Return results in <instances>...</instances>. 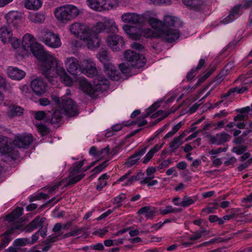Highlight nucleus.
Masks as SVG:
<instances>
[{"instance_id":"obj_1","label":"nucleus","mask_w":252,"mask_h":252,"mask_svg":"<svg viewBox=\"0 0 252 252\" xmlns=\"http://www.w3.org/2000/svg\"><path fill=\"white\" fill-rule=\"evenodd\" d=\"M40 69L47 78L59 76L61 81L66 86H70L73 83L71 78L66 74L64 69L58 66L57 60L53 55L49 57L46 62H44L40 64Z\"/></svg>"},{"instance_id":"obj_2","label":"nucleus","mask_w":252,"mask_h":252,"mask_svg":"<svg viewBox=\"0 0 252 252\" xmlns=\"http://www.w3.org/2000/svg\"><path fill=\"white\" fill-rule=\"evenodd\" d=\"M69 30L74 35L80 36L89 48L93 49L99 46V40L95 34H91L90 29L86 25L75 23L70 26Z\"/></svg>"},{"instance_id":"obj_3","label":"nucleus","mask_w":252,"mask_h":252,"mask_svg":"<svg viewBox=\"0 0 252 252\" xmlns=\"http://www.w3.org/2000/svg\"><path fill=\"white\" fill-rule=\"evenodd\" d=\"M22 44L25 50L30 49L33 54L40 61V63L42 64L43 62H46L53 55L44 51L42 49V46L38 43L35 41V39L32 34L30 33L25 34L23 37Z\"/></svg>"},{"instance_id":"obj_4","label":"nucleus","mask_w":252,"mask_h":252,"mask_svg":"<svg viewBox=\"0 0 252 252\" xmlns=\"http://www.w3.org/2000/svg\"><path fill=\"white\" fill-rule=\"evenodd\" d=\"M94 86L85 80L80 82V87L89 95L94 97L98 95V92L105 90L108 87V81L103 76H96L94 81Z\"/></svg>"},{"instance_id":"obj_5","label":"nucleus","mask_w":252,"mask_h":252,"mask_svg":"<svg viewBox=\"0 0 252 252\" xmlns=\"http://www.w3.org/2000/svg\"><path fill=\"white\" fill-rule=\"evenodd\" d=\"M80 10L75 5L66 4L56 8L54 14L57 19L63 23H66L77 17Z\"/></svg>"},{"instance_id":"obj_6","label":"nucleus","mask_w":252,"mask_h":252,"mask_svg":"<svg viewBox=\"0 0 252 252\" xmlns=\"http://www.w3.org/2000/svg\"><path fill=\"white\" fill-rule=\"evenodd\" d=\"M13 141L6 136L0 135V153L7 155L12 159H16L19 157V152L13 146Z\"/></svg>"},{"instance_id":"obj_7","label":"nucleus","mask_w":252,"mask_h":252,"mask_svg":"<svg viewBox=\"0 0 252 252\" xmlns=\"http://www.w3.org/2000/svg\"><path fill=\"white\" fill-rule=\"evenodd\" d=\"M58 107L63 111V113L68 116L73 117L78 114V108L76 103L67 96H63L61 100L58 99Z\"/></svg>"},{"instance_id":"obj_8","label":"nucleus","mask_w":252,"mask_h":252,"mask_svg":"<svg viewBox=\"0 0 252 252\" xmlns=\"http://www.w3.org/2000/svg\"><path fill=\"white\" fill-rule=\"evenodd\" d=\"M125 58L131 66L137 68L143 67L146 63V59L142 55L130 50L125 52Z\"/></svg>"},{"instance_id":"obj_9","label":"nucleus","mask_w":252,"mask_h":252,"mask_svg":"<svg viewBox=\"0 0 252 252\" xmlns=\"http://www.w3.org/2000/svg\"><path fill=\"white\" fill-rule=\"evenodd\" d=\"M40 40L47 46L53 48H59L62 45L59 35L49 30L45 31Z\"/></svg>"},{"instance_id":"obj_10","label":"nucleus","mask_w":252,"mask_h":252,"mask_svg":"<svg viewBox=\"0 0 252 252\" xmlns=\"http://www.w3.org/2000/svg\"><path fill=\"white\" fill-rule=\"evenodd\" d=\"M107 45L115 52L120 51L124 48L125 41L122 36L118 34H109L106 38Z\"/></svg>"},{"instance_id":"obj_11","label":"nucleus","mask_w":252,"mask_h":252,"mask_svg":"<svg viewBox=\"0 0 252 252\" xmlns=\"http://www.w3.org/2000/svg\"><path fill=\"white\" fill-rule=\"evenodd\" d=\"M180 36V32L177 29L162 27L159 31V36L162 40L169 43L176 40Z\"/></svg>"},{"instance_id":"obj_12","label":"nucleus","mask_w":252,"mask_h":252,"mask_svg":"<svg viewBox=\"0 0 252 252\" xmlns=\"http://www.w3.org/2000/svg\"><path fill=\"white\" fill-rule=\"evenodd\" d=\"M81 72L89 77H93L97 74V69L94 61L91 59L81 61L79 65Z\"/></svg>"},{"instance_id":"obj_13","label":"nucleus","mask_w":252,"mask_h":252,"mask_svg":"<svg viewBox=\"0 0 252 252\" xmlns=\"http://www.w3.org/2000/svg\"><path fill=\"white\" fill-rule=\"evenodd\" d=\"M33 141L31 134H17L14 136L13 144L19 148H28Z\"/></svg>"},{"instance_id":"obj_14","label":"nucleus","mask_w":252,"mask_h":252,"mask_svg":"<svg viewBox=\"0 0 252 252\" xmlns=\"http://www.w3.org/2000/svg\"><path fill=\"white\" fill-rule=\"evenodd\" d=\"M30 85L32 91L37 95L40 96L46 92L47 84L41 78L37 77L33 79Z\"/></svg>"},{"instance_id":"obj_15","label":"nucleus","mask_w":252,"mask_h":252,"mask_svg":"<svg viewBox=\"0 0 252 252\" xmlns=\"http://www.w3.org/2000/svg\"><path fill=\"white\" fill-rule=\"evenodd\" d=\"M45 220V218L37 216L25 227H23L22 225L19 224L21 226V228L19 229V232H31L38 227L42 228L43 223Z\"/></svg>"},{"instance_id":"obj_16","label":"nucleus","mask_w":252,"mask_h":252,"mask_svg":"<svg viewBox=\"0 0 252 252\" xmlns=\"http://www.w3.org/2000/svg\"><path fill=\"white\" fill-rule=\"evenodd\" d=\"M122 20L126 23L141 24L144 22L143 16L134 13H126L121 16Z\"/></svg>"},{"instance_id":"obj_17","label":"nucleus","mask_w":252,"mask_h":252,"mask_svg":"<svg viewBox=\"0 0 252 252\" xmlns=\"http://www.w3.org/2000/svg\"><path fill=\"white\" fill-rule=\"evenodd\" d=\"M123 29L129 38L134 40H139L142 36V29L136 27L125 25Z\"/></svg>"},{"instance_id":"obj_18","label":"nucleus","mask_w":252,"mask_h":252,"mask_svg":"<svg viewBox=\"0 0 252 252\" xmlns=\"http://www.w3.org/2000/svg\"><path fill=\"white\" fill-rule=\"evenodd\" d=\"M20 228L21 226L19 225L14 224L11 228L8 229L6 232L2 235L3 238L0 243V251L6 247L10 242L11 239L9 235L14 233L16 231H19V229Z\"/></svg>"},{"instance_id":"obj_19","label":"nucleus","mask_w":252,"mask_h":252,"mask_svg":"<svg viewBox=\"0 0 252 252\" xmlns=\"http://www.w3.org/2000/svg\"><path fill=\"white\" fill-rule=\"evenodd\" d=\"M22 17L21 13L18 11H10L5 16L7 24L9 26H16Z\"/></svg>"},{"instance_id":"obj_20","label":"nucleus","mask_w":252,"mask_h":252,"mask_svg":"<svg viewBox=\"0 0 252 252\" xmlns=\"http://www.w3.org/2000/svg\"><path fill=\"white\" fill-rule=\"evenodd\" d=\"M65 66L67 71L72 75H76L77 70L79 67L77 59L74 57L67 58L64 61Z\"/></svg>"},{"instance_id":"obj_21","label":"nucleus","mask_w":252,"mask_h":252,"mask_svg":"<svg viewBox=\"0 0 252 252\" xmlns=\"http://www.w3.org/2000/svg\"><path fill=\"white\" fill-rule=\"evenodd\" d=\"M148 147V146H145L134 153L127 159V161L126 162V165L128 167H130L136 165L140 158L146 153Z\"/></svg>"},{"instance_id":"obj_22","label":"nucleus","mask_w":252,"mask_h":252,"mask_svg":"<svg viewBox=\"0 0 252 252\" xmlns=\"http://www.w3.org/2000/svg\"><path fill=\"white\" fill-rule=\"evenodd\" d=\"M230 138V136L226 133L221 132L210 136L209 139L212 144L219 145L228 141Z\"/></svg>"},{"instance_id":"obj_23","label":"nucleus","mask_w":252,"mask_h":252,"mask_svg":"<svg viewBox=\"0 0 252 252\" xmlns=\"http://www.w3.org/2000/svg\"><path fill=\"white\" fill-rule=\"evenodd\" d=\"M104 71L106 75L112 80L117 81L120 79L119 71L112 63H108L104 66Z\"/></svg>"},{"instance_id":"obj_24","label":"nucleus","mask_w":252,"mask_h":252,"mask_svg":"<svg viewBox=\"0 0 252 252\" xmlns=\"http://www.w3.org/2000/svg\"><path fill=\"white\" fill-rule=\"evenodd\" d=\"M8 76L12 79L20 80L25 76V72L16 67L9 66L7 68Z\"/></svg>"},{"instance_id":"obj_25","label":"nucleus","mask_w":252,"mask_h":252,"mask_svg":"<svg viewBox=\"0 0 252 252\" xmlns=\"http://www.w3.org/2000/svg\"><path fill=\"white\" fill-rule=\"evenodd\" d=\"M61 109L58 107L56 108L53 112H49L47 113V122H50L52 124H57L61 122L63 113Z\"/></svg>"},{"instance_id":"obj_26","label":"nucleus","mask_w":252,"mask_h":252,"mask_svg":"<svg viewBox=\"0 0 252 252\" xmlns=\"http://www.w3.org/2000/svg\"><path fill=\"white\" fill-rule=\"evenodd\" d=\"M4 104L8 106L7 114L10 117L19 116L23 113L24 109L20 106L13 104L8 105L5 102Z\"/></svg>"},{"instance_id":"obj_27","label":"nucleus","mask_w":252,"mask_h":252,"mask_svg":"<svg viewBox=\"0 0 252 252\" xmlns=\"http://www.w3.org/2000/svg\"><path fill=\"white\" fill-rule=\"evenodd\" d=\"M102 20L105 26V29L112 33H117L119 31L118 26L113 19L103 17Z\"/></svg>"},{"instance_id":"obj_28","label":"nucleus","mask_w":252,"mask_h":252,"mask_svg":"<svg viewBox=\"0 0 252 252\" xmlns=\"http://www.w3.org/2000/svg\"><path fill=\"white\" fill-rule=\"evenodd\" d=\"M163 22L166 26L177 27L182 25L181 20L178 18L170 15L164 16Z\"/></svg>"},{"instance_id":"obj_29","label":"nucleus","mask_w":252,"mask_h":252,"mask_svg":"<svg viewBox=\"0 0 252 252\" xmlns=\"http://www.w3.org/2000/svg\"><path fill=\"white\" fill-rule=\"evenodd\" d=\"M12 36V31L6 27L0 28V39L4 44L10 42Z\"/></svg>"},{"instance_id":"obj_30","label":"nucleus","mask_w":252,"mask_h":252,"mask_svg":"<svg viewBox=\"0 0 252 252\" xmlns=\"http://www.w3.org/2000/svg\"><path fill=\"white\" fill-rule=\"evenodd\" d=\"M156 212V208L152 206H147L141 208L138 211L139 215H145L147 219H153Z\"/></svg>"},{"instance_id":"obj_31","label":"nucleus","mask_w":252,"mask_h":252,"mask_svg":"<svg viewBox=\"0 0 252 252\" xmlns=\"http://www.w3.org/2000/svg\"><path fill=\"white\" fill-rule=\"evenodd\" d=\"M103 0H87V4L94 10L102 11L104 10Z\"/></svg>"},{"instance_id":"obj_32","label":"nucleus","mask_w":252,"mask_h":252,"mask_svg":"<svg viewBox=\"0 0 252 252\" xmlns=\"http://www.w3.org/2000/svg\"><path fill=\"white\" fill-rule=\"evenodd\" d=\"M162 146V144L156 145L146 154L143 158V163L144 164L148 163L152 158L154 155L161 149Z\"/></svg>"},{"instance_id":"obj_33","label":"nucleus","mask_w":252,"mask_h":252,"mask_svg":"<svg viewBox=\"0 0 252 252\" xmlns=\"http://www.w3.org/2000/svg\"><path fill=\"white\" fill-rule=\"evenodd\" d=\"M104 30H105V26L102 20L94 25L92 29H90L91 34H95L96 37L99 40V43L100 39L98 37V33L103 32Z\"/></svg>"},{"instance_id":"obj_34","label":"nucleus","mask_w":252,"mask_h":252,"mask_svg":"<svg viewBox=\"0 0 252 252\" xmlns=\"http://www.w3.org/2000/svg\"><path fill=\"white\" fill-rule=\"evenodd\" d=\"M24 5L27 9L38 10L41 7L42 1L41 0H26Z\"/></svg>"},{"instance_id":"obj_35","label":"nucleus","mask_w":252,"mask_h":252,"mask_svg":"<svg viewBox=\"0 0 252 252\" xmlns=\"http://www.w3.org/2000/svg\"><path fill=\"white\" fill-rule=\"evenodd\" d=\"M23 208L17 207L6 217V220L9 222H12L18 219L23 214Z\"/></svg>"},{"instance_id":"obj_36","label":"nucleus","mask_w":252,"mask_h":252,"mask_svg":"<svg viewBox=\"0 0 252 252\" xmlns=\"http://www.w3.org/2000/svg\"><path fill=\"white\" fill-rule=\"evenodd\" d=\"M28 19L30 21L35 23H41L45 20V17L44 14L41 12L31 13L28 16Z\"/></svg>"},{"instance_id":"obj_37","label":"nucleus","mask_w":252,"mask_h":252,"mask_svg":"<svg viewBox=\"0 0 252 252\" xmlns=\"http://www.w3.org/2000/svg\"><path fill=\"white\" fill-rule=\"evenodd\" d=\"M240 7V5H237L234 7L230 11V14L225 19V22H223V23H227L231 22L233 21L234 19L237 18L239 16Z\"/></svg>"},{"instance_id":"obj_38","label":"nucleus","mask_w":252,"mask_h":252,"mask_svg":"<svg viewBox=\"0 0 252 252\" xmlns=\"http://www.w3.org/2000/svg\"><path fill=\"white\" fill-rule=\"evenodd\" d=\"M148 23L151 27L157 31L161 30L162 29H161V27L163 25L162 21L159 20L155 18H150L148 20Z\"/></svg>"},{"instance_id":"obj_39","label":"nucleus","mask_w":252,"mask_h":252,"mask_svg":"<svg viewBox=\"0 0 252 252\" xmlns=\"http://www.w3.org/2000/svg\"><path fill=\"white\" fill-rule=\"evenodd\" d=\"M146 38L150 37H158L159 31H154L150 28L145 29L142 30V36Z\"/></svg>"},{"instance_id":"obj_40","label":"nucleus","mask_w":252,"mask_h":252,"mask_svg":"<svg viewBox=\"0 0 252 252\" xmlns=\"http://www.w3.org/2000/svg\"><path fill=\"white\" fill-rule=\"evenodd\" d=\"M84 160L80 161L74 163L70 172V176H73L78 173L84 165Z\"/></svg>"},{"instance_id":"obj_41","label":"nucleus","mask_w":252,"mask_h":252,"mask_svg":"<svg viewBox=\"0 0 252 252\" xmlns=\"http://www.w3.org/2000/svg\"><path fill=\"white\" fill-rule=\"evenodd\" d=\"M98 56L99 61L104 63V66L105 64H108V63H109V57L107 51L105 50L101 51Z\"/></svg>"},{"instance_id":"obj_42","label":"nucleus","mask_w":252,"mask_h":252,"mask_svg":"<svg viewBox=\"0 0 252 252\" xmlns=\"http://www.w3.org/2000/svg\"><path fill=\"white\" fill-rule=\"evenodd\" d=\"M103 1L104 10L112 9L118 5L117 0H103Z\"/></svg>"},{"instance_id":"obj_43","label":"nucleus","mask_w":252,"mask_h":252,"mask_svg":"<svg viewBox=\"0 0 252 252\" xmlns=\"http://www.w3.org/2000/svg\"><path fill=\"white\" fill-rule=\"evenodd\" d=\"M181 211V209L174 208L172 206H167L164 209H160V213L162 215H165L169 213H176Z\"/></svg>"},{"instance_id":"obj_44","label":"nucleus","mask_w":252,"mask_h":252,"mask_svg":"<svg viewBox=\"0 0 252 252\" xmlns=\"http://www.w3.org/2000/svg\"><path fill=\"white\" fill-rule=\"evenodd\" d=\"M206 232V230L204 227H201L200 230L194 232L193 234L190 235V240H197L200 239L203 235Z\"/></svg>"},{"instance_id":"obj_45","label":"nucleus","mask_w":252,"mask_h":252,"mask_svg":"<svg viewBox=\"0 0 252 252\" xmlns=\"http://www.w3.org/2000/svg\"><path fill=\"white\" fill-rule=\"evenodd\" d=\"M183 144V141L181 140L177 137H175L173 140L170 143V148L172 152H174L180 145Z\"/></svg>"},{"instance_id":"obj_46","label":"nucleus","mask_w":252,"mask_h":252,"mask_svg":"<svg viewBox=\"0 0 252 252\" xmlns=\"http://www.w3.org/2000/svg\"><path fill=\"white\" fill-rule=\"evenodd\" d=\"M183 124L182 122H180L175 125L172 130L169 131L165 136L164 138L167 139L173 136L181 127Z\"/></svg>"},{"instance_id":"obj_47","label":"nucleus","mask_w":252,"mask_h":252,"mask_svg":"<svg viewBox=\"0 0 252 252\" xmlns=\"http://www.w3.org/2000/svg\"><path fill=\"white\" fill-rule=\"evenodd\" d=\"M171 0H149V3L156 6L169 5L171 4Z\"/></svg>"},{"instance_id":"obj_48","label":"nucleus","mask_w":252,"mask_h":252,"mask_svg":"<svg viewBox=\"0 0 252 252\" xmlns=\"http://www.w3.org/2000/svg\"><path fill=\"white\" fill-rule=\"evenodd\" d=\"M195 202V200L190 197L185 196L183 197V200L180 203V206L184 207H187L192 204Z\"/></svg>"},{"instance_id":"obj_49","label":"nucleus","mask_w":252,"mask_h":252,"mask_svg":"<svg viewBox=\"0 0 252 252\" xmlns=\"http://www.w3.org/2000/svg\"><path fill=\"white\" fill-rule=\"evenodd\" d=\"M126 199V196L125 194L122 193L119 195L115 197L113 201V203L114 204H118V205L115 207L113 210L115 209V208H119L122 206L121 202Z\"/></svg>"},{"instance_id":"obj_50","label":"nucleus","mask_w":252,"mask_h":252,"mask_svg":"<svg viewBox=\"0 0 252 252\" xmlns=\"http://www.w3.org/2000/svg\"><path fill=\"white\" fill-rule=\"evenodd\" d=\"M169 115L168 112H164L162 110H158L151 116L152 118H155L160 117L158 119V121H161L166 118Z\"/></svg>"},{"instance_id":"obj_51","label":"nucleus","mask_w":252,"mask_h":252,"mask_svg":"<svg viewBox=\"0 0 252 252\" xmlns=\"http://www.w3.org/2000/svg\"><path fill=\"white\" fill-rule=\"evenodd\" d=\"M154 178V177H145L143 180L140 181V184H147L148 186H153L157 184L158 182L157 180H152Z\"/></svg>"},{"instance_id":"obj_52","label":"nucleus","mask_w":252,"mask_h":252,"mask_svg":"<svg viewBox=\"0 0 252 252\" xmlns=\"http://www.w3.org/2000/svg\"><path fill=\"white\" fill-rule=\"evenodd\" d=\"M85 176L84 174H81L76 176H71V177L69 179L67 185H73L80 181Z\"/></svg>"},{"instance_id":"obj_53","label":"nucleus","mask_w":252,"mask_h":252,"mask_svg":"<svg viewBox=\"0 0 252 252\" xmlns=\"http://www.w3.org/2000/svg\"><path fill=\"white\" fill-rule=\"evenodd\" d=\"M214 71V69L213 68H211L210 70L207 69L205 72H204L202 76L199 78L198 82L197 83L196 86L199 85L200 83H202L206 79H207L212 74Z\"/></svg>"},{"instance_id":"obj_54","label":"nucleus","mask_w":252,"mask_h":252,"mask_svg":"<svg viewBox=\"0 0 252 252\" xmlns=\"http://www.w3.org/2000/svg\"><path fill=\"white\" fill-rule=\"evenodd\" d=\"M106 161H104L96 166L92 170V172H94V173L92 175V176H95L97 174L101 172L106 167Z\"/></svg>"},{"instance_id":"obj_55","label":"nucleus","mask_w":252,"mask_h":252,"mask_svg":"<svg viewBox=\"0 0 252 252\" xmlns=\"http://www.w3.org/2000/svg\"><path fill=\"white\" fill-rule=\"evenodd\" d=\"M34 118L37 120H42L46 119V122H47V113H45L44 111H36L34 113Z\"/></svg>"},{"instance_id":"obj_56","label":"nucleus","mask_w":252,"mask_h":252,"mask_svg":"<svg viewBox=\"0 0 252 252\" xmlns=\"http://www.w3.org/2000/svg\"><path fill=\"white\" fill-rule=\"evenodd\" d=\"M172 162L171 158H168L161 162L157 167L158 170L163 169L168 167Z\"/></svg>"},{"instance_id":"obj_57","label":"nucleus","mask_w":252,"mask_h":252,"mask_svg":"<svg viewBox=\"0 0 252 252\" xmlns=\"http://www.w3.org/2000/svg\"><path fill=\"white\" fill-rule=\"evenodd\" d=\"M14 245L22 247L26 245L29 243V240L27 238H19L14 241Z\"/></svg>"},{"instance_id":"obj_58","label":"nucleus","mask_w":252,"mask_h":252,"mask_svg":"<svg viewBox=\"0 0 252 252\" xmlns=\"http://www.w3.org/2000/svg\"><path fill=\"white\" fill-rule=\"evenodd\" d=\"M246 151V147L243 145L236 146L233 148L232 152L237 155H241Z\"/></svg>"},{"instance_id":"obj_59","label":"nucleus","mask_w":252,"mask_h":252,"mask_svg":"<svg viewBox=\"0 0 252 252\" xmlns=\"http://www.w3.org/2000/svg\"><path fill=\"white\" fill-rule=\"evenodd\" d=\"M0 88L6 90H9L10 85L6 82V79L0 75Z\"/></svg>"},{"instance_id":"obj_60","label":"nucleus","mask_w":252,"mask_h":252,"mask_svg":"<svg viewBox=\"0 0 252 252\" xmlns=\"http://www.w3.org/2000/svg\"><path fill=\"white\" fill-rule=\"evenodd\" d=\"M195 240H190V236L189 237V240L188 241H185V240H182L181 242V245L184 248H188L190 247L192 245H193L194 243L193 241Z\"/></svg>"},{"instance_id":"obj_61","label":"nucleus","mask_w":252,"mask_h":252,"mask_svg":"<svg viewBox=\"0 0 252 252\" xmlns=\"http://www.w3.org/2000/svg\"><path fill=\"white\" fill-rule=\"evenodd\" d=\"M236 161L237 159L235 157H232L227 158L226 160L224 161V164L225 166L233 165Z\"/></svg>"},{"instance_id":"obj_62","label":"nucleus","mask_w":252,"mask_h":252,"mask_svg":"<svg viewBox=\"0 0 252 252\" xmlns=\"http://www.w3.org/2000/svg\"><path fill=\"white\" fill-rule=\"evenodd\" d=\"M156 169L155 167H148L146 169V174L147 175V176L146 177H154V178L155 176H154V174L156 172Z\"/></svg>"},{"instance_id":"obj_63","label":"nucleus","mask_w":252,"mask_h":252,"mask_svg":"<svg viewBox=\"0 0 252 252\" xmlns=\"http://www.w3.org/2000/svg\"><path fill=\"white\" fill-rule=\"evenodd\" d=\"M10 42L14 49L18 48L20 45V41L17 38L12 37Z\"/></svg>"},{"instance_id":"obj_64","label":"nucleus","mask_w":252,"mask_h":252,"mask_svg":"<svg viewBox=\"0 0 252 252\" xmlns=\"http://www.w3.org/2000/svg\"><path fill=\"white\" fill-rule=\"evenodd\" d=\"M107 185V182L103 180H98V183L96 185V189L98 191H100L103 188Z\"/></svg>"}]
</instances>
